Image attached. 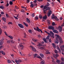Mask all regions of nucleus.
I'll return each mask as SVG.
<instances>
[{
	"label": "nucleus",
	"instance_id": "nucleus-1",
	"mask_svg": "<svg viewBox=\"0 0 64 64\" xmlns=\"http://www.w3.org/2000/svg\"><path fill=\"white\" fill-rule=\"evenodd\" d=\"M57 38H56V40L55 41V43L56 44H58L59 43V40H57L58 39L60 42L61 44H62L63 43V41H62V38L60 36H59L58 35H56Z\"/></svg>",
	"mask_w": 64,
	"mask_h": 64
},
{
	"label": "nucleus",
	"instance_id": "nucleus-2",
	"mask_svg": "<svg viewBox=\"0 0 64 64\" xmlns=\"http://www.w3.org/2000/svg\"><path fill=\"white\" fill-rule=\"evenodd\" d=\"M51 18L52 19H54L56 20V21H59V20L58 19V18L56 16H55L54 15H52L51 17Z\"/></svg>",
	"mask_w": 64,
	"mask_h": 64
},
{
	"label": "nucleus",
	"instance_id": "nucleus-3",
	"mask_svg": "<svg viewBox=\"0 0 64 64\" xmlns=\"http://www.w3.org/2000/svg\"><path fill=\"white\" fill-rule=\"evenodd\" d=\"M22 44H23V43H21L19 45L20 48L21 50H23V49L24 48V46H23Z\"/></svg>",
	"mask_w": 64,
	"mask_h": 64
},
{
	"label": "nucleus",
	"instance_id": "nucleus-4",
	"mask_svg": "<svg viewBox=\"0 0 64 64\" xmlns=\"http://www.w3.org/2000/svg\"><path fill=\"white\" fill-rule=\"evenodd\" d=\"M15 61L16 62L17 64H19L20 62H22V60H15Z\"/></svg>",
	"mask_w": 64,
	"mask_h": 64
},
{
	"label": "nucleus",
	"instance_id": "nucleus-5",
	"mask_svg": "<svg viewBox=\"0 0 64 64\" xmlns=\"http://www.w3.org/2000/svg\"><path fill=\"white\" fill-rule=\"evenodd\" d=\"M30 48H32V51H34V52H36V48H35L33 47L32 46H30Z\"/></svg>",
	"mask_w": 64,
	"mask_h": 64
},
{
	"label": "nucleus",
	"instance_id": "nucleus-6",
	"mask_svg": "<svg viewBox=\"0 0 64 64\" xmlns=\"http://www.w3.org/2000/svg\"><path fill=\"white\" fill-rule=\"evenodd\" d=\"M47 7L46 6H45L44 8V13H46V8H47Z\"/></svg>",
	"mask_w": 64,
	"mask_h": 64
},
{
	"label": "nucleus",
	"instance_id": "nucleus-7",
	"mask_svg": "<svg viewBox=\"0 0 64 64\" xmlns=\"http://www.w3.org/2000/svg\"><path fill=\"white\" fill-rule=\"evenodd\" d=\"M48 29L53 30L54 29V27L52 26H50L48 27Z\"/></svg>",
	"mask_w": 64,
	"mask_h": 64
},
{
	"label": "nucleus",
	"instance_id": "nucleus-8",
	"mask_svg": "<svg viewBox=\"0 0 64 64\" xmlns=\"http://www.w3.org/2000/svg\"><path fill=\"white\" fill-rule=\"evenodd\" d=\"M18 25L20 28H24V26L23 25L19 24H18Z\"/></svg>",
	"mask_w": 64,
	"mask_h": 64
},
{
	"label": "nucleus",
	"instance_id": "nucleus-9",
	"mask_svg": "<svg viewBox=\"0 0 64 64\" xmlns=\"http://www.w3.org/2000/svg\"><path fill=\"white\" fill-rule=\"evenodd\" d=\"M36 28H36L37 31H38V32H40H40H41V33H42V30L39 29V28H38V27H37Z\"/></svg>",
	"mask_w": 64,
	"mask_h": 64
},
{
	"label": "nucleus",
	"instance_id": "nucleus-10",
	"mask_svg": "<svg viewBox=\"0 0 64 64\" xmlns=\"http://www.w3.org/2000/svg\"><path fill=\"white\" fill-rule=\"evenodd\" d=\"M58 28H59L58 30H59L60 32H61L62 30V27L60 26H58Z\"/></svg>",
	"mask_w": 64,
	"mask_h": 64
},
{
	"label": "nucleus",
	"instance_id": "nucleus-11",
	"mask_svg": "<svg viewBox=\"0 0 64 64\" xmlns=\"http://www.w3.org/2000/svg\"><path fill=\"white\" fill-rule=\"evenodd\" d=\"M50 34H51V35H52V38H54V36H53L54 35V33H53V32L51 31H50Z\"/></svg>",
	"mask_w": 64,
	"mask_h": 64
},
{
	"label": "nucleus",
	"instance_id": "nucleus-12",
	"mask_svg": "<svg viewBox=\"0 0 64 64\" xmlns=\"http://www.w3.org/2000/svg\"><path fill=\"white\" fill-rule=\"evenodd\" d=\"M47 18V16L46 15L42 17V19L44 20H46Z\"/></svg>",
	"mask_w": 64,
	"mask_h": 64
},
{
	"label": "nucleus",
	"instance_id": "nucleus-13",
	"mask_svg": "<svg viewBox=\"0 0 64 64\" xmlns=\"http://www.w3.org/2000/svg\"><path fill=\"white\" fill-rule=\"evenodd\" d=\"M52 31L54 33H57L58 34V31H57V30H52Z\"/></svg>",
	"mask_w": 64,
	"mask_h": 64
},
{
	"label": "nucleus",
	"instance_id": "nucleus-14",
	"mask_svg": "<svg viewBox=\"0 0 64 64\" xmlns=\"http://www.w3.org/2000/svg\"><path fill=\"white\" fill-rule=\"evenodd\" d=\"M38 48L41 50H44L45 49V47L43 46L41 47H40Z\"/></svg>",
	"mask_w": 64,
	"mask_h": 64
},
{
	"label": "nucleus",
	"instance_id": "nucleus-15",
	"mask_svg": "<svg viewBox=\"0 0 64 64\" xmlns=\"http://www.w3.org/2000/svg\"><path fill=\"white\" fill-rule=\"evenodd\" d=\"M43 40L44 41L45 43H48V41L47 40H46L45 38H43Z\"/></svg>",
	"mask_w": 64,
	"mask_h": 64
},
{
	"label": "nucleus",
	"instance_id": "nucleus-16",
	"mask_svg": "<svg viewBox=\"0 0 64 64\" xmlns=\"http://www.w3.org/2000/svg\"><path fill=\"white\" fill-rule=\"evenodd\" d=\"M56 48L58 50V51L59 52H60V53L61 50H60V48H59V47L58 46L56 47Z\"/></svg>",
	"mask_w": 64,
	"mask_h": 64
},
{
	"label": "nucleus",
	"instance_id": "nucleus-17",
	"mask_svg": "<svg viewBox=\"0 0 64 64\" xmlns=\"http://www.w3.org/2000/svg\"><path fill=\"white\" fill-rule=\"evenodd\" d=\"M51 13H52V12L50 10L48 14V16H49L50 15H51Z\"/></svg>",
	"mask_w": 64,
	"mask_h": 64
},
{
	"label": "nucleus",
	"instance_id": "nucleus-18",
	"mask_svg": "<svg viewBox=\"0 0 64 64\" xmlns=\"http://www.w3.org/2000/svg\"><path fill=\"white\" fill-rule=\"evenodd\" d=\"M52 46L55 49L56 48V45L54 43H53L52 44Z\"/></svg>",
	"mask_w": 64,
	"mask_h": 64
},
{
	"label": "nucleus",
	"instance_id": "nucleus-19",
	"mask_svg": "<svg viewBox=\"0 0 64 64\" xmlns=\"http://www.w3.org/2000/svg\"><path fill=\"white\" fill-rule=\"evenodd\" d=\"M1 53H2V55H5L6 54V53L3 52L2 50V51H1Z\"/></svg>",
	"mask_w": 64,
	"mask_h": 64
},
{
	"label": "nucleus",
	"instance_id": "nucleus-20",
	"mask_svg": "<svg viewBox=\"0 0 64 64\" xmlns=\"http://www.w3.org/2000/svg\"><path fill=\"white\" fill-rule=\"evenodd\" d=\"M27 22L28 23H29L30 22V20H29V19L28 18H26Z\"/></svg>",
	"mask_w": 64,
	"mask_h": 64
},
{
	"label": "nucleus",
	"instance_id": "nucleus-21",
	"mask_svg": "<svg viewBox=\"0 0 64 64\" xmlns=\"http://www.w3.org/2000/svg\"><path fill=\"white\" fill-rule=\"evenodd\" d=\"M45 61L44 60H42L40 62V64H44Z\"/></svg>",
	"mask_w": 64,
	"mask_h": 64
},
{
	"label": "nucleus",
	"instance_id": "nucleus-22",
	"mask_svg": "<svg viewBox=\"0 0 64 64\" xmlns=\"http://www.w3.org/2000/svg\"><path fill=\"white\" fill-rule=\"evenodd\" d=\"M46 54H50V52H49V50H46Z\"/></svg>",
	"mask_w": 64,
	"mask_h": 64
},
{
	"label": "nucleus",
	"instance_id": "nucleus-23",
	"mask_svg": "<svg viewBox=\"0 0 64 64\" xmlns=\"http://www.w3.org/2000/svg\"><path fill=\"white\" fill-rule=\"evenodd\" d=\"M23 24H24V25L25 26H26V27H28V24L25 22H24Z\"/></svg>",
	"mask_w": 64,
	"mask_h": 64
},
{
	"label": "nucleus",
	"instance_id": "nucleus-24",
	"mask_svg": "<svg viewBox=\"0 0 64 64\" xmlns=\"http://www.w3.org/2000/svg\"><path fill=\"white\" fill-rule=\"evenodd\" d=\"M40 55L42 58H44V55L42 54H40Z\"/></svg>",
	"mask_w": 64,
	"mask_h": 64
},
{
	"label": "nucleus",
	"instance_id": "nucleus-25",
	"mask_svg": "<svg viewBox=\"0 0 64 64\" xmlns=\"http://www.w3.org/2000/svg\"><path fill=\"white\" fill-rule=\"evenodd\" d=\"M0 8L2 9H3L4 8V6H0Z\"/></svg>",
	"mask_w": 64,
	"mask_h": 64
},
{
	"label": "nucleus",
	"instance_id": "nucleus-26",
	"mask_svg": "<svg viewBox=\"0 0 64 64\" xmlns=\"http://www.w3.org/2000/svg\"><path fill=\"white\" fill-rule=\"evenodd\" d=\"M8 37H9V38H10L11 39H13V36H8Z\"/></svg>",
	"mask_w": 64,
	"mask_h": 64
},
{
	"label": "nucleus",
	"instance_id": "nucleus-27",
	"mask_svg": "<svg viewBox=\"0 0 64 64\" xmlns=\"http://www.w3.org/2000/svg\"><path fill=\"white\" fill-rule=\"evenodd\" d=\"M28 31L30 33H32V32L31 29L28 30Z\"/></svg>",
	"mask_w": 64,
	"mask_h": 64
},
{
	"label": "nucleus",
	"instance_id": "nucleus-28",
	"mask_svg": "<svg viewBox=\"0 0 64 64\" xmlns=\"http://www.w3.org/2000/svg\"><path fill=\"white\" fill-rule=\"evenodd\" d=\"M50 38V36L48 35V36L46 38V39H49Z\"/></svg>",
	"mask_w": 64,
	"mask_h": 64
},
{
	"label": "nucleus",
	"instance_id": "nucleus-29",
	"mask_svg": "<svg viewBox=\"0 0 64 64\" xmlns=\"http://www.w3.org/2000/svg\"><path fill=\"white\" fill-rule=\"evenodd\" d=\"M54 52L55 53H56V54H57V53H58V52L56 50H54Z\"/></svg>",
	"mask_w": 64,
	"mask_h": 64
},
{
	"label": "nucleus",
	"instance_id": "nucleus-30",
	"mask_svg": "<svg viewBox=\"0 0 64 64\" xmlns=\"http://www.w3.org/2000/svg\"><path fill=\"white\" fill-rule=\"evenodd\" d=\"M33 56H34V58H35L36 56H37V54H34Z\"/></svg>",
	"mask_w": 64,
	"mask_h": 64
},
{
	"label": "nucleus",
	"instance_id": "nucleus-31",
	"mask_svg": "<svg viewBox=\"0 0 64 64\" xmlns=\"http://www.w3.org/2000/svg\"><path fill=\"white\" fill-rule=\"evenodd\" d=\"M32 40L33 41H34V42H37L38 41V40H35L34 39H32Z\"/></svg>",
	"mask_w": 64,
	"mask_h": 64
},
{
	"label": "nucleus",
	"instance_id": "nucleus-32",
	"mask_svg": "<svg viewBox=\"0 0 64 64\" xmlns=\"http://www.w3.org/2000/svg\"><path fill=\"white\" fill-rule=\"evenodd\" d=\"M35 19L36 20H38V16H36Z\"/></svg>",
	"mask_w": 64,
	"mask_h": 64
},
{
	"label": "nucleus",
	"instance_id": "nucleus-33",
	"mask_svg": "<svg viewBox=\"0 0 64 64\" xmlns=\"http://www.w3.org/2000/svg\"><path fill=\"white\" fill-rule=\"evenodd\" d=\"M39 17L40 19H42V16L41 15H39Z\"/></svg>",
	"mask_w": 64,
	"mask_h": 64
},
{
	"label": "nucleus",
	"instance_id": "nucleus-34",
	"mask_svg": "<svg viewBox=\"0 0 64 64\" xmlns=\"http://www.w3.org/2000/svg\"><path fill=\"white\" fill-rule=\"evenodd\" d=\"M50 9V8L49 7H47V8H46V10H49Z\"/></svg>",
	"mask_w": 64,
	"mask_h": 64
},
{
	"label": "nucleus",
	"instance_id": "nucleus-35",
	"mask_svg": "<svg viewBox=\"0 0 64 64\" xmlns=\"http://www.w3.org/2000/svg\"><path fill=\"white\" fill-rule=\"evenodd\" d=\"M53 56L54 58L56 59H57V57H56V55L55 54H54L53 55Z\"/></svg>",
	"mask_w": 64,
	"mask_h": 64
},
{
	"label": "nucleus",
	"instance_id": "nucleus-36",
	"mask_svg": "<svg viewBox=\"0 0 64 64\" xmlns=\"http://www.w3.org/2000/svg\"><path fill=\"white\" fill-rule=\"evenodd\" d=\"M56 62L58 63H59L60 62V60H56Z\"/></svg>",
	"mask_w": 64,
	"mask_h": 64
},
{
	"label": "nucleus",
	"instance_id": "nucleus-37",
	"mask_svg": "<svg viewBox=\"0 0 64 64\" xmlns=\"http://www.w3.org/2000/svg\"><path fill=\"white\" fill-rule=\"evenodd\" d=\"M9 4L10 5H12V4H13V2H12L10 1V2Z\"/></svg>",
	"mask_w": 64,
	"mask_h": 64
},
{
	"label": "nucleus",
	"instance_id": "nucleus-38",
	"mask_svg": "<svg viewBox=\"0 0 64 64\" xmlns=\"http://www.w3.org/2000/svg\"><path fill=\"white\" fill-rule=\"evenodd\" d=\"M10 42L11 43H14L15 42V41H14L13 40H11Z\"/></svg>",
	"mask_w": 64,
	"mask_h": 64
},
{
	"label": "nucleus",
	"instance_id": "nucleus-39",
	"mask_svg": "<svg viewBox=\"0 0 64 64\" xmlns=\"http://www.w3.org/2000/svg\"><path fill=\"white\" fill-rule=\"evenodd\" d=\"M11 60H8V63H11Z\"/></svg>",
	"mask_w": 64,
	"mask_h": 64
},
{
	"label": "nucleus",
	"instance_id": "nucleus-40",
	"mask_svg": "<svg viewBox=\"0 0 64 64\" xmlns=\"http://www.w3.org/2000/svg\"><path fill=\"white\" fill-rule=\"evenodd\" d=\"M30 7H32V8H33L34 7V4H31Z\"/></svg>",
	"mask_w": 64,
	"mask_h": 64
},
{
	"label": "nucleus",
	"instance_id": "nucleus-41",
	"mask_svg": "<svg viewBox=\"0 0 64 64\" xmlns=\"http://www.w3.org/2000/svg\"><path fill=\"white\" fill-rule=\"evenodd\" d=\"M37 46H38L39 47L40 46H42V44H41V43H40L37 45Z\"/></svg>",
	"mask_w": 64,
	"mask_h": 64
},
{
	"label": "nucleus",
	"instance_id": "nucleus-42",
	"mask_svg": "<svg viewBox=\"0 0 64 64\" xmlns=\"http://www.w3.org/2000/svg\"><path fill=\"white\" fill-rule=\"evenodd\" d=\"M2 30H1V28H0V35L1 34H2Z\"/></svg>",
	"mask_w": 64,
	"mask_h": 64
},
{
	"label": "nucleus",
	"instance_id": "nucleus-43",
	"mask_svg": "<svg viewBox=\"0 0 64 64\" xmlns=\"http://www.w3.org/2000/svg\"><path fill=\"white\" fill-rule=\"evenodd\" d=\"M20 12H22L23 13H24L25 12V11L23 9H22L21 11Z\"/></svg>",
	"mask_w": 64,
	"mask_h": 64
},
{
	"label": "nucleus",
	"instance_id": "nucleus-44",
	"mask_svg": "<svg viewBox=\"0 0 64 64\" xmlns=\"http://www.w3.org/2000/svg\"><path fill=\"white\" fill-rule=\"evenodd\" d=\"M4 32L5 34H6V36H8V34H7V33L6 32Z\"/></svg>",
	"mask_w": 64,
	"mask_h": 64
},
{
	"label": "nucleus",
	"instance_id": "nucleus-45",
	"mask_svg": "<svg viewBox=\"0 0 64 64\" xmlns=\"http://www.w3.org/2000/svg\"><path fill=\"white\" fill-rule=\"evenodd\" d=\"M61 60L62 61H63L64 62V58H61Z\"/></svg>",
	"mask_w": 64,
	"mask_h": 64
},
{
	"label": "nucleus",
	"instance_id": "nucleus-46",
	"mask_svg": "<svg viewBox=\"0 0 64 64\" xmlns=\"http://www.w3.org/2000/svg\"><path fill=\"white\" fill-rule=\"evenodd\" d=\"M32 16L33 17H34L35 16V14L34 13H33L32 14Z\"/></svg>",
	"mask_w": 64,
	"mask_h": 64
},
{
	"label": "nucleus",
	"instance_id": "nucleus-47",
	"mask_svg": "<svg viewBox=\"0 0 64 64\" xmlns=\"http://www.w3.org/2000/svg\"><path fill=\"white\" fill-rule=\"evenodd\" d=\"M2 20H4V21H5V20H6V18L4 17L2 18Z\"/></svg>",
	"mask_w": 64,
	"mask_h": 64
},
{
	"label": "nucleus",
	"instance_id": "nucleus-48",
	"mask_svg": "<svg viewBox=\"0 0 64 64\" xmlns=\"http://www.w3.org/2000/svg\"><path fill=\"white\" fill-rule=\"evenodd\" d=\"M9 3H8V2H7L6 5V6L8 7V6H9Z\"/></svg>",
	"mask_w": 64,
	"mask_h": 64
},
{
	"label": "nucleus",
	"instance_id": "nucleus-49",
	"mask_svg": "<svg viewBox=\"0 0 64 64\" xmlns=\"http://www.w3.org/2000/svg\"><path fill=\"white\" fill-rule=\"evenodd\" d=\"M63 45H62V46H60V49L61 50H62V49L63 48H64V47L63 46Z\"/></svg>",
	"mask_w": 64,
	"mask_h": 64
},
{
	"label": "nucleus",
	"instance_id": "nucleus-50",
	"mask_svg": "<svg viewBox=\"0 0 64 64\" xmlns=\"http://www.w3.org/2000/svg\"><path fill=\"white\" fill-rule=\"evenodd\" d=\"M52 26H54L55 25V22H54L52 23Z\"/></svg>",
	"mask_w": 64,
	"mask_h": 64
},
{
	"label": "nucleus",
	"instance_id": "nucleus-51",
	"mask_svg": "<svg viewBox=\"0 0 64 64\" xmlns=\"http://www.w3.org/2000/svg\"><path fill=\"white\" fill-rule=\"evenodd\" d=\"M8 24L9 25H10V24H12V22H10L8 23Z\"/></svg>",
	"mask_w": 64,
	"mask_h": 64
},
{
	"label": "nucleus",
	"instance_id": "nucleus-52",
	"mask_svg": "<svg viewBox=\"0 0 64 64\" xmlns=\"http://www.w3.org/2000/svg\"><path fill=\"white\" fill-rule=\"evenodd\" d=\"M6 17H9V15H8V14H6Z\"/></svg>",
	"mask_w": 64,
	"mask_h": 64
},
{
	"label": "nucleus",
	"instance_id": "nucleus-53",
	"mask_svg": "<svg viewBox=\"0 0 64 64\" xmlns=\"http://www.w3.org/2000/svg\"><path fill=\"white\" fill-rule=\"evenodd\" d=\"M61 26H62V27H63V26H64V21L63 24H62L61 25Z\"/></svg>",
	"mask_w": 64,
	"mask_h": 64
},
{
	"label": "nucleus",
	"instance_id": "nucleus-54",
	"mask_svg": "<svg viewBox=\"0 0 64 64\" xmlns=\"http://www.w3.org/2000/svg\"><path fill=\"white\" fill-rule=\"evenodd\" d=\"M3 44V42H0V45H2Z\"/></svg>",
	"mask_w": 64,
	"mask_h": 64
},
{
	"label": "nucleus",
	"instance_id": "nucleus-55",
	"mask_svg": "<svg viewBox=\"0 0 64 64\" xmlns=\"http://www.w3.org/2000/svg\"><path fill=\"white\" fill-rule=\"evenodd\" d=\"M26 2L28 3H29L30 2V0H27Z\"/></svg>",
	"mask_w": 64,
	"mask_h": 64
},
{
	"label": "nucleus",
	"instance_id": "nucleus-56",
	"mask_svg": "<svg viewBox=\"0 0 64 64\" xmlns=\"http://www.w3.org/2000/svg\"><path fill=\"white\" fill-rule=\"evenodd\" d=\"M7 43H10V40H9L7 41Z\"/></svg>",
	"mask_w": 64,
	"mask_h": 64
},
{
	"label": "nucleus",
	"instance_id": "nucleus-57",
	"mask_svg": "<svg viewBox=\"0 0 64 64\" xmlns=\"http://www.w3.org/2000/svg\"><path fill=\"white\" fill-rule=\"evenodd\" d=\"M14 18H15V19H18V18L17 17H16L15 16H14Z\"/></svg>",
	"mask_w": 64,
	"mask_h": 64
},
{
	"label": "nucleus",
	"instance_id": "nucleus-58",
	"mask_svg": "<svg viewBox=\"0 0 64 64\" xmlns=\"http://www.w3.org/2000/svg\"><path fill=\"white\" fill-rule=\"evenodd\" d=\"M56 57L57 58V57H58L59 56V55L56 54Z\"/></svg>",
	"mask_w": 64,
	"mask_h": 64
},
{
	"label": "nucleus",
	"instance_id": "nucleus-59",
	"mask_svg": "<svg viewBox=\"0 0 64 64\" xmlns=\"http://www.w3.org/2000/svg\"><path fill=\"white\" fill-rule=\"evenodd\" d=\"M28 57H30L31 56V55L30 54H28Z\"/></svg>",
	"mask_w": 64,
	"mask_h": 64
},
{
	"label": "nucleus",
	"instance_id": "nucleus-60",
	"mask_svg": "<svg viewBox=\"0 0 64 64\" xmlns=\"http://www.w3.org/2000/svg\"><path fill=\"white\" fill-rule=\"evenodd\" d=\"M49 5H50V4H46V6L47 7L48 6H49Z\"/></svg>",
	"mask_w": 64,
	"mask_h": 64
},
{
	"label": "nucleus",
	"instance_id": "nucleus-61",
	"mask_svg": "<svg viewBox=\"0 0 64 64\" xmlns=\"http://www.w3.org/2000/svg\"><path fill=\"white\" fill-rule=\"evenodd\" d=\"M48 24H50V22L49 20H48Z\"/></svg>",
	"mask_w": 64,
	"mask_h": 64
},
{
	"label": "nucleus",
	"instance_id": "nucleus-62",
	"mask_svg": "<svg viewBox=\"0 0 64 64\" xmlns=\"http://www.w3.org/2000/svg\"><path fill=\"white\" fill-rule=\"evenodd\" d=\"M44 7V6H43V5L41 6H40V8H43Z\"/></svg>",
	"mask_w": 64,
	"mask_h": 64
},
{
	"label": "nucleus",
	"instance_id": "nucleus-63",
	"mask_svg": "<svg viewBox=\"0 0 64 64\" xmlns=\"http://www.w3.org/2000/svg\"><path fill=\"white\" fill-rule=\"evenodd\" d=\"M49 42H51V39H50L49 40Z\"/></svg>",
	"mask_w": 64,
	"mask_h": 64
},
{
	"label": "nucleus",
	"instance_id": "nucleus-64",
	"mask_svg": "<svg viewBox=\"0 0 64 64\" xmlns=\"http://www.w3.org/2000/svg\"><path fill=\"white\" fill-rule=\"evenodd\" d=\"M60 64H64V62H62L60 63Z\"/></svg>",
	"mask_w": 64,
	"mask_h": 64
}]
</instances>
